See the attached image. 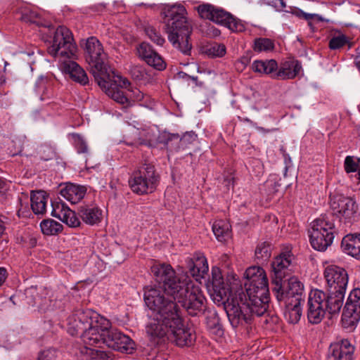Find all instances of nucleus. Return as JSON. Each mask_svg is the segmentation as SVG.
<instances>
[{
	"label": "nucleus",
	"mask_w": 360,
	"mask_h": 360,
	"mask_svg": "<svg viewBox=\"0 0 360 360\" xmlns=\"http://www.w3.org/2000/svg\"><path fill=\"white\" fill-rule=\"evenodd\" d=\"M131 75L136 79H141L145 75V70L142 66L131 65L129 69Z\"/></svg>",
	"instance_id": "a18cd8bd"
},
{
	"label": "nucleus",
	"mask_w": 360,
	"mask_h": 360,
	"mask_svg": "<svg viewBox=\"0 0 360 360\" xmlns=\"http://www.w3.org/2000/svg\"><path fill=\"white\" fill-rule=\"evenodd\" d=\"M81 46L84 50L85 58L91 68L94 78L101 88L105 87L108 80H112L115 84L125 85L127 79L116 75L105 64L107 54L100 41L94 37L81 41Z\"/></svg>",
	"instance_id": "6e6552de"
},
{
	"label": "nucleus",
	"mask_w": 360,
	"mask_h": 360,
	"mask_svg": "<svg viewBox=\"0 0 360 360\" xmlns=\"http://www.w3.org/2000/svg\"><path fill=\"white\" fill-rule=\"evenodd\" d=\"M252 69L254 72L264 74L271 75L273 74L274 78L275 72L278 69V63L274 59L270 60H255L252 64Z\"/></svg>",
	"instance_id": "c85d7f7f"
},
{
	"label": "nucleus",
	"mask_w": 360,
	"mask_h": 360,
	"mask_svg": "<svg viewBox=\"0 0 360 360\" xmlns=\"http://www.w3.org/2000/svg\"><path fill=\"white\" fill-rule=\"evenodd\" d=\"M250 63V58L248 56H242L236 63V67L238 69L243 70Z\"/></svg>",
	"instance_id": "603ef678"
},
{
	"label": "nucleus",
	"mask_w": 360,
	"mask_h": 360,
	"mask_svg": "<svg viewBox=\"0 0 360 360\" xmlns=\"http://www.w3.org/2000/svg\"><path fill=\"white\" fill-rule=\"evenodd\" d=\"M129 184L131 191L139 195L153 192L158 184L154 167L144 165L130 178Z\"/></svg>",
	"instance_id": "ddd939ff"
},
{
	"label": "nucleus",
	"mask_w": 360,
	"mask_h": 360,
	"mask_svg": "<svg viewBox=\"0 0 360 360\" xmlns=\"http://www.w3.org/2000/svg\"><path fill=\"white\" fill-rule=\"evenodd\" d=\"M247 282L245 283L246 293L243 291L242 297L245 306L242 312L248 317L247 323L252 315L262 316L266 312L269 301L268 279L265 271L260 266H252L245 273Z\"/></svg>",
	"instance_id": "39448f33"
},
{
	"label": "nucleus",
	"mask_w": 360,
	"mask_h": 360,
	"mask_svg": "<svg viewBox=\"0 0 360 360\" xmlns=\"http://www.w3.org/2000/svg\"><path fill=\"white\" fill-rule=\"evenodd\" d=\"M190 273L196 281L202 278L208 271V264L202 255L198 256L195 262L190 260Z\"/></svg>",
	"instance_id": "bb28decb"
},
{
	"label": "nucleus",
	"mask_w": 360,
	"mask_h": 360,
	"mask_svg": "<svg viewBox=\"0 0 360 360\" xmlns=\"http://www.w3.org/2000/svg\"><path fill=\"white\" fill-rule=\"evenodd\" d=\"M146 32L148 37L158 45L162 46L165 42V39L153 27L146 28Z\"/></svg>",
	"instance_id": "79ce46f5"
},
{
	"label": "nucleus",
	"mask_w": 360,
	"mask_h": 360,
	"mask_svg": "<svg viewBox=\"0 0 360 360\" xmlns=\"http://www.w3.org/2000/svg\"><path fill=\"white\" fill-rule=\"evenodd\" d=\"M326 292L319 289L311 290L309 294L307 316L313 324L319 323L325 316L327 310L324 300Z\"/></svg>",
	"instance_id": "dca6fc26"
},
{
	"label": "nucleus",
	"mask_w": 360,
	"mask_h": 360,
	"mask_svg": "<svg viewBox=\"0 0 360 360\" xmlns=\"http://www.w3.org/2000/svg\"><path fill=\"white\" fill-rule=\"evenodd\" d=\"M292 259L293 255L290 251L282 252L274 259L271 264L272 284L274 283L275 280L283 281L292 264Z\"/></svg>",
	"instance_id": "aec40b11"
},
{
	"label": "nucleus",
	"mask_w": 360,
	"mask_h": 360,
	"mask_svg": "<svg viewBox=\"0 0 360 360\" xmlns=\"http://www.w3.org/2000/svg\"><path fill=\"white\" fill-rule=\"evenodd\" d=\"M42 233L45 235H56L62 231V225L53 219H45L40 223Z\"/></svg>",
	"instance_id": "473e14b6"
},
{
	"label": "nucleus",
	"mask_w": 360,
	"mask_h": 360,
	"mask_svg": "<svg viewBox=\"0 0 360 360\" xmlns=\"http://www.w3.org/2000/svg\"><path fill=\"white\" fill-rule=\"evenodd\" d=\"M330 205L333 214L341 221L350 224L354 220L358 206L352 198L341 194H334L330 195Z\"/></svg>",
	"instance_id": "2eb2a0df"
},
{
	"label": "nucleus",
	"mask_w": 360,
	"mask_h": 360,
	"mask_svg": "<svg viewBox=\"0 0 360 360\" xmlns=\"http://www.w3.org/2000/svg\"><path fill=\"white\" fill-rule=\"evenodd\" d=\"M255 255L259 259H267L271 256L270 246L266 243L259 244L255 250Z\"/></svg>",
	"instance_id": "a19ab883"
},
{
	"label": "nucleus",
	"mask_w": 360,
	"mask_h": 360,
	"mask_svg": "<svg viewBox=\"0 0 360 360\" xmlns=\"http://www.w3.org/2000/svg\"><path fill=\"white\" fill-rule=\"evenodd\" d=\"M67 330L71 335H75L80 331H83L81 340L83 345L79 348V352L82 360H92L101 357L105 354L100 350L92 348L91 346L98 340L97 330L105 331L110 326V321L101 316L97 312L90 309H77L72 311L66 319Z\"/></svg>",
	"instance_id": "7ed1b4c3"
},
{
	"label": "nucleus",
	"mask_w": 360,
	"mask_h": 360,
	"mask_svg": "<svg viewBox=\"0 0 360 360\" xmlns=\"http://www.w3.org/2000/svg\"><path fill=\"white\" fill-rule=\"evenodd\" d=\"M22 19L27 22L34 23L40 26H46L42 22L40 14L36 11H25L22 15Z\"/></svg>",
	"instance_id": "c9c22d12"
},
{
	"label": "nucleus",
	"mask_w": 360,
	"mask_h": 360,
	"mask_svg": "<svg viewBox=\"0 0 360 360\" xmlns=\"http://www.w3.org/2000/svg\"><path fill=\"white\" fill-rule=\"evenodd\" d=\"M127 81L125 85H120L115 84L112 80H108L106 86L101 89L109 97L124 107L131 106L134 102H141V105L152 108L153 101L150 97L137 88L129 87L130 84L127 79Z\"/></svg>",
	"instance_id": "1a4fd4ad"
},
{
	"label": "nucleus",
	"mask_w": 360,
	"mask_h": 360,
	"mask_svg": "<svg viewBox=\"0 0 360 360\" xmlns=\"http://www.w3.org/2000/svg\"><path fill=\"white\" fill-rule=\"evenodd\" d=\"M55 307H55V303H54V304H50L49 306H47V307L41 306V309H44V310H45V309H53Z\"/></svg>",
	"instance_id": "4d7b16f0"
},
{
	"label": "nucleus",
	"mask_w": 360,
	"mask_h": 360,
	"mask_svg": "<svg viewBox=\"0 0 360 360\" xmlns=\"http://www.w3.org/2000/svg\"><path fill=\"white\" fill-rule=\"evenodd\" d=\"M335 233L333 217L320 216L311 224L309 240L312 248L319 251L326 250L333 243Z\"/></svg>",
	"instance_id": "9b49d317"
},
{
	"label": "nucleus",
	"mask_w": 360,
	"mask_h": 360,
	"mask_svg": "<svg viewBox=\"0 0 360 360\" xmlns=\"http://www.w3.org/2000/svg\"><path fill=\"white\" fill-rule=\"evenodd\" d=\"M272 291L279 303L292 302L301 303L303 300L304 288L303 283L296 277H291L288 283L275 280Z\"/></svg>",
	"instance_id": "4468645a"
},
{
	"label": "nucleus",
	"mask_w": 360,
	"mask_h": 360,
	"mask_svg": "<svg viewBox=\"0 0 360 360\" xmlns=\"http://www.w3.org/2000/svg\"><path fill=\"white\" fill-rule=\"evenodd\" d=\"M144 301L153 311L146 327L153 340L167 338L179 347L193 344L195 340L193 330L184 322L176 304L166 299L160 288H147Z\"/></svg>",
	"instance_id": "f257e3e1"
},
{
	"label": "nucleus",
	"mask_w": 360,
	"mask_h": 360,
	"mask_svg": "<svg viewBox=\"0 0 360 360\" xmlns=\"http://www.w3.org/2000/svg\"><path fill=\"white\" fill-rule=\"evenodd\" d=\"M274 44L268 38H257L255 40L253 49L256 52H269L274 49Z\"/></svg>",
	"instance_id": "72a5a7b5"
},
{
	"label": "nucleus",
	"mask_w": 360,
	"mask_h": 360,
	"mask_svg": "<svg viewBox=\"0 0 360 360\" xmlns=\"http://www.w3.org/2000/svg\"><path fill=\"white\" fill-rule=\"evenodd\" d=\"M262 1L264 4L273 7L277 11H282L285 7L283 0H262Z\"/></svg>",
	"instance_id": "49530a36"
},
{
	"label": "nucleus",
	"mask_w": 360,
	"mask_h": 360,
	"mask_svg": "<svg viewBox=\"0 0 360 360\" xmlns=\"http://www.w3.org/2000/svg\"><path fill=\"white\" fill-rule=\"evenodd\" d=\"M9 185L4 179L0 177V202L5 199L6 193L8 190Z\"/></svg>",
	"instance_id": "8fccbe9b"
},
{
	"label": "nucleus",
	"mask_w": 360,
	"mask_h": 360,
	"mask_svg": "<svg viewBox=\"0 0 360 360\" xmlns=\"http://www.w3.org/2000/svg\"><path fill=\"white\" fill-rule=\"evenodd\" d=\"M257 129H258V130L262 131H266V132H269L270 131V130H265L262 127H258Z\"/></svg>",
	"instance_id": "052dcab7"
},
{
	"label": "nucleus",
	"mask_w": 360,
	"mask_h": 360,
	"mask_svg": "<svg viewBox=\"0 0 360 360\" xmlns=\"http://www.w3.org/2000/svg\"><path fill=\"white\" fill-rule=\"evenodd\" d=\"M302 72L301 63L295 59H289L282 61L276 72H275L274 78L278 79H292L298 76Z\"/></svg>",
	"instance_id": "412c9836"
},
{
	"label": "nucleus",
	"mask_w": 360,
	"mask_h": 360,
	"mask_svg": "<svg viewBox=\"0 0 360 360\" xmlns=\"http://www.w3.org/2000/svg\"><path fill=\"white\" fill-rule=\"evenodd\" d=\"M155 51L152 46L146 42L140 44L136 47V53L138 56L143 60L145 62L152 56Z\"/></svg>",
	"instance_id": "e433bc0d"
},
{
	"label": "nucleus",
	"mask_w": 360,
	"mask_h": 360,
	"mask_svg": "<svg viewBox=\"0 0 360 360\" xmlns=\"http://www.w3.org/2000/svg\"><path fill=\"white\" fill-rule=\"evenodd\" d=\"M295 15L300 18H304L306 20H309L314 17V15L304 13L302 11H297L295 12Z\"/></svg>",
	"instance_id": "5fc2aeb1"
},
{
	"label": "nucleus",
	"mask_w": 360,
	"mask_h": 360,
	"mask_svg": "<svg viewBox=\"0 0 360 360\" xmlns=\"http://www.w3.org/2000/svg\"><path fill=\"white\" fill-rule=\"evenodd\" d=\"M146 63L158 70H162L166 67V64L162 58L155 51Z\"/></svg>",
	"instance_id": "ea45409f"
},
{
	"label": "nucleus",
	"mask_w": 360,
	"mask_h": 360,
	"mask_svg": "<svg viewBox=\"0 0 360 360\" xmlns=\"http://www.w3.org/2000/svg\"><path fill=\"white\" fill-rule=\"evenodd\" d=\"M354 348L348 340L332 344L328 360H352Z\"/></svg>",
	"instance_id": "4be33fe9"
},
{
	"label": "nucleus",
	"mask_w": 360,
	"mask_h": 360,
	"mask_svg": "<svg viewBox=\"0 0 360 360\" xmlns=\"http://www.w3.org/2000/svg\"><path fill=\"white\" fill-rule=\"evenodd\" d=\"M47 196L42 191L32 192L31 194V207L36 214H41L46 211Z\"/></svg>",
	"instance_id": "c756f323"
},
{
	"label": "nucleus",
	"mask_w": 360,
	"mask_h": 360,
	"mask_svg": "<svg viewBox=\"0 0 360 360\" xmlns=\"http://www.w3.org/2000/svg\"><path fill=\"white\" fill-rule=\"evenodd\" d=\"M197 135L193 131L186 132L180 139L183 146L191 143L196 140Z\"/></svg>",
	"instance_id": "09e8293b"
},
{
	"label": "nucleus",
	"mask_w": 360,
	"mask_h": 360,
	"mask_svg": "<svg viewBox=\"0 0 360 360\" xmlns=\"http://www.w3.org/2000/svg\"><path fill=\"white\" fill-rule=\"evenodd\" d=\"M165 32L172 46L185 55H190L192 26L186 18L183 6L174 5L164 11Z\"/></svg>",
	"instance_id": "0eeeda50"
},
{
	"label": "nucleus",
	"mask_w": 360,
	"mask_h": 360,
	"mask_svg": "<svg viewBox=\"0 0 360 360\" xmlns=\"http://www.w3.org/2000/svg\"><path fill=\"white\" fill-rule=\"evenodd\" d=\"M155 281L162 284L164 292L172 297L191 315L202 309L205 297L198 284L186 274H176L170 264L155 263L151 266Z\"/></svg>",
	"instance_id": "f03ea898"
},
{
	"label": "nucleus",
	"mask_w": 360,
	"mask_h": 360,
	"mask_svg": "<svg viewBox=\"0 0 360 360\" xmlns=\"http://www.w3.org/2000/svg\"><path fill=\"white\" fill-rule=\"evenodd\" d=\"M280 304L285 307L284 317L288 323L294 324L300 321L302 314L301 303L286 302Z\"/></svg>",
	"instance_id": "cd10ccee"
},
{
	"label": "nucleus",
	"mask_w": 360,
	"mask_h": 360,
	"mask_svg": "<svg viewBox=\"0 0 360 360\" xmlns=\"http://www.w3.org/2000/svg\"><path fill=\"white\" fill-rule=\"evenodd\" d=\"M349 38L345 34H339L331 38L329 42V47L330 49H338L349 43Z\"/></svg>",
	"instance_id": "58836bf2"
},
{
	"label": "nucleus",
	"mask_w": 360,
	"mask_h": 360,
	"mask_svg": "<svg viewBox=\"0 0 360 360\" xmlns=\"http://www.w3.org/2000/svg\"><path fill=\"white\" fill-rule=\"evenodd\" d=\"M359 110H360V105H359Z\"/></svg>",
	"instance_id": "0e129e2a"
},
{
	"label": "nucleus",
	"mask_w": 360,
	"mask_h": 360,
	"mask_svg": "<svg viewBox=\"0 0 360 360\" xmlns=\"http://www.w3.org/2000/svg\"><path fill=\"white\" fill-rule=\"evenodd\" d=\"M198 12L201 18L224 25L233 32H240L245 30V25L240 20L233 18L229 13L221 8L210 4H203L198 7Z\"/></svg>",
	"instance_id": "f8f14e48"
},
{
	"label": "nucleus",
	"mask_w": 360,
	"mask_h": 360,
	"mask_svg": "<svg viewBox=\"0 0 360 360\" xmlns=\"http://www.w3.org/2000/svg\"><path fill=\"white\" fill-rule=\"evenodd\" d=\"M357 175H358V179L360 181V168H359V170L358 171Z\"/></svg>",
	"instance_id": "680f3d73"
},
{
	"label": "nucleus",
	"mask_w": 360,
	"mask_h": 360,
	"mask_svg": "<svg viewBox=\"0 0 360 360\" xmlns=\"http://www.w3.org/2000/svg\"><path fill=\"white\" fill-rule=\"evenodd\" d=\"M97 335L98 340L94 341L91 347L100 350L105 356L103 358L98 357L94 360L105 359L107 354L101 350L105 345L114 350L129 354L135 349V343L129 336L115 328H112L111 326L105 331H101L98 328Z\"/></svg>",
	"instance_id": "9d476101"
},
{
	"label": "nucleus",
	"mask_w": 360,
	"mask_h": 360,
	"mask_svg": "<svg viewBox=\"0 0 360 360\" xmlns=\"http://www.w3.org/2000/svg\"><path fill=\"white\" fill-rule=\"evenodd\" d=\"M52 208L53 217L58 218L70 227L75 228L80 226L79 218L77 217L75 212L70 210L65 202L56 201L52 203Z\"/></svg>",
	"instance_id": "6ab92c4d"
},
{
	"label": "nucleus",
	"mask_w": 360,
	"mask_h": 360,
	"mask_svg": "<svg viewBox=\"0 0 360 360\" xmlns=\"http://www.w3.org/2000/svg\"><path fill=\"white\" fill-rule=\"evenodd\" d=\"M206 323L207 328L212 333L219 336L223 334L219 319L215 313L211 314L210 316L207 318Z\"/></svg>",
	"instance_id": "f704fd0d"
},
{
	"label": "nucleus",
	"mask_w": 360,
	"mask_h": 360,
	"mask_svg": "<svg viewBox=\"0 0 360 360\" xmlns=\"http://www.w3.org/2000/svg\"><path fill=\"white\" fill-rule=\"evenodd\" d=\"M56 351L55 349H49L43 351L37 360H56Z\"/></svg>",
	"instance_id": "de8ad7c7"
},
{
	"label": "nucleus",
	"mask_w": 360,
	"mask_h": 360,
	"mask_svg": "<svg viewBox=\"0 0 360 360\" xmlns=\"http://www.w3.org/2000/svg\"><path fill=\"white\" fill-rule=\"evenodd\" d=\"M212 296L214 302L222 303L226 312L229 322L233 328L243 326L247 323L248 315L242 312L243 302V288L238 278L228 277L226 283L221 271L217 267L212 269Z\"/></svg>",
	"instance_id": "20e7f679"
},
{
	"label": "nucleus",
	"mask_w": 360,
	"mask_h": 360,
	"mask_svg": "<svg viewBox=\"0 0 360 360\" xmlns=\"http://www.w3.org/2000/svg\"><path fill=\"white\" fill-rule=\"evenodd\" d=\"M8 276L7 270L4 267H0V286L6 281Z\"/></svg>",
	"instance_id": "864d4df0"
},
{
	"label": "nucleus",
	"mask_w": 360,
	"mask_h": 360,
	"mask_svg": "<svg viewBox=\"0 0 360 360\" xmlns=\"http://www.w3.org/2000/svg\"><path fill=\"white\" fill-rule=\"evenodd\" d=\"M34 291V288H32L26 291V294H29Z\"/></svg>",
	"instance_id": "bf43d9fd"
},
{
	"label": "nucleus",
	"mask_w": 360,
	"mask_h": 360,
	"mask_svg": "<svg viewBox=\"0 0 360 360\" xmlns=\"http://www.w3.org/2000/svg\"><path fill=\"white\" fill-rule=\"evenodd\" d=\"M5 230V226L4 221L0 219V236L4 233Z\"/></svg>",
	"instance_id": "6e6d98bb"
},
{
	"label": "nucleus",
	"mask_w": 360,
	"mask_h": 360,
	"mask_svg": "<svg viewBox=\"0 0 360 360\" xmlns=\"http://www.w3.org/2000/svg\"><path fill=\"white\" fill-rule=\"evenodd\" d=\"M342 251L357 259H360V233L347 234L342 240Z\"/></svg>",
	"instance_id": "393cba45"
},
{
	"label": "nucleus",
	"mask_w": 360,
	"mask_h": 360,
	"mask_svg": "<svg viewBox=\"0 0 360 360\" xmlns=\"http://www.w3.org/2000/svg\"><path fill=\"white\" fill-rule=\"evenodd\" d=\"M141 134V135H143V136H144L146 139H150V134H149V133H148V132H147V133H146V134H145V133H143V134Z\"/></svg>",
	"instance_id": "13d9d810"
},
{
	"label": "nucleus",
	"mask_w": 360,
	"mask_h": 360,
	"mask_svg": "<svg viewBox=\"0 0 360 360\" xmlns=\"http://www.w3.org/2000/svg\"><path fill=\"white\" fill-rule=\"evenodd\" d=\"M61 196L72 204L77 203L84 198L86 188L84 186L68 184L60 190Z\"/></svg>",
	"instance_id": "b1692460"
},
{
	"label": "nucleus",
	"mask_w": 360,
	"mask_h": 360,
	"mask_svg": "<svg viewBox=\"0 0 360 360\" xmlns=\"http://www.w3.org/2000/svg\"><path fill=\"white\" fill-rule=\"evenodd\" d=\"M360 320V288L352 290L342 315L344 328L352 329Z\"/></svg>",
	"instance_id": "f3484780"
},
{
	"label": "nucleus",
	"mask_w": 360,
	"mask_h": 360,
	"mask_svg": "<svg viewBox=\"0 0 360 360\" xmlns=\"http://www.w3.org/2000/svg\"><path fill=\"white\" fill-rule=\"evenodd\" d=\"M247 122H250L249 119H245Z\"/></svg>",
	"instance_id": "e2e57ef3"
},
{
	"label": "nucleus",
	"mask_w": 360,
	"mask_h": 360,
	"mask_svg": "<svg viewBox=\"0 0 360 360\" xmlns=\"http://www.w3.org/2000/svg\"><path fill=\"white\" fill-rule=\"evenodd\" d=\"M51 86L52 83L47 77L41 76L38 78L35 84V91L41 101L50 98L52 95Z\"/></svg>",
	"instance_id": "7c9ffc66"
},
{
	"label": "nucleus",
	"mask_w": 360,
	"mask_h": 360,
	"mask_svg": "<svg viewBox=\"0 0 360 360\" xmlns=\"http://www.w3.org/2000/svg\"><path fill=\"white\" fill-rule=\"evenodd\" d=\"M74 142L77 152L79 153H84L87 152L88 148L85 140L79 134L73 135Z\"/></svg>",
	"instance_id": "37998d69"
},
{
	"label": "nucleus",
	"mask_w": 360,
	"mask_h": 360,
	"mask_svg": "<svg viewBox=\"0 0 360 360\" xmlns=\"http://www.w3.org/2000/svg\"><path fill=\"white\" fill-rule=\"evenodd\" d=\"M212 231L219 241L224 242L231 237V226L226 221H216L212 226Z\"/></svg>",
	"instance_id": "2f4dec72"
},
{
	"label": "nucleus",
	"mask_w": 360,
	"mask_h": 360,
	"mask_svg": "<svg viewBox=\"0 0 360 360\" xmlns=\"http://www.w3.org/2000/svg\"><path fill=\"white\" fill-rule=\"evenodd\" d=\"M344 166L347 173L358 172L360 169V159L352 156H347Z\"/></svg>",
	"instance_id": "4c0bfd02"
},
{
	"label": "nucleus",
	"mask_w": 360,
	"mask_h": 360,
	"mask_svg": "<svg viewBox=\"0 0 360 360\" xmlns=\"http://www.w3.org/2000/svg\"><path fill=\"white\" fill-rule=\"evenodd\" d=\"M209 52L213 56L222 57L226 54V46L221 44H217L210 47Z\"/></svg>",
	"instance_id": "c03bdc74"
},
{
	"label": "nucleus",
	"mask_w": 360,
	"mask_h": 360,
	"mask_svg": "<svg viewBox=\"0 0 360 360\" xmlns=\"http://www.w3.org/2000/svg\"><path fill=\"white\" fill-rule=\"evenodd\" d=\"M277 186L278 185L276 184V179L273 177L268 179L264 185L265 187L269 188V194H271L276 192Z\"/></svg>",
	"instance_id": "3c124183"
},
{
	"label": "nucleus",
	"mask_w": 360,
	"mask_h": 360,
	"mask_svg": "<svg viewBox=\"0 0 360 360\" xmlns=\"http://www.w3.org/2000/svg\"><path fill=\"white\" fill-rule=\"evenodd\" d=\"M48 52L51 56L58 58L63 63V68L74 81L82 85L88 83L89 79L84 69L75 61L66 60L75 58L77 53V46L68 28L63 26L57 27Z\"/></svg>",
	"instance_id": "423d86ee"
},
{
	"label": "nucleus",
	"mask_w": 360,
	"mask_h": 360,
	"mask_svg": "<svg viewBox=\"0 0 360 360\" xmlns=\"http://www.w3.org/2000/svg\"><path fill=\"white\" fill-rule=\"evenodd\" d=\"M324 277L328 290L346 292L349 276L345 269L336 265L329 264L325 268Z\"/></svg>",
	"instance_id": "a211bd4d"
},
{
	"label": "nucleus",
	"mask_w": 360,
	"mask_h": 360,
	"mask_svg": "<svg viewBox=\"0 0 360 360\" xmlns=\"http://www.w3.org/2000/svg\"><path fill=\"white\" fill-rule=\"evenodd\" d=\"M345 293L346 292L338 290H328V293H326L324 302L329 314L340 312L344 303Z\"/></svg>",
	"instance_id": "a878e982"
},
{
	"label": "nucleus",
	"mask_w": 360,
	"mask_h": 360,
	"mask_svg": "<svg viewBox=\"0 0 360 360\" xmlns=\"http://www.w3.org/2000/svg\"><path fill=\"white\" fill-rule=\"evenodd\" d=\"M78 214L85 224L93 226L101 221L103 211L96 205H84L79 207Z\"/></svg>",
	"instance_id": "5701e85b"
}]
</instances>
